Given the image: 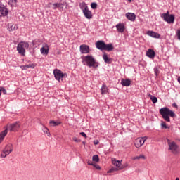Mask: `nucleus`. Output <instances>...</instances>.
<instances>
[{"instance_id":"obj_29","label":"nucleus","mask_w":180,"mask_h":180,"mask_svg":"<svg viewBox=\"0 0 180 180\" xmlns=\"http://www.w3.org/2000/svg\"><path fill=\"white\" fill-rule=\"evenodd\" d=\"M148 96L150 97V100L152 101L153 103H157V101H158V99L157 98V97L148 94Z\"/></svg>"},{"instance_id":"obj_40","label":"nucleus","mask_w":180,"mask_h":180,"mask_svg":"<svg viewBox=\"0 0 180 180\" xmlns=\"http://www.w3.org/2000/svg\"><path fill=\"white\" fill-rule=\"evenodd\" d=\"M80 136H82L83 137H84L85 139H86V137H88L86 136V134H85V132H80Z\"/></svg>"},{"instance_id":"obj_1","label":"nucleus","mask_w":180,"mask_h":180,"mask_svg":"<svg viewBox=\"0 0 180 180\" xmlns=\"http://www.w3.org/2000/svg\"><path fill=\"white\" fill-rule=\"evenodd\" d=\"M82 63L83 65H86L89 68H98L99 63L96 62V59L92 55L82 56Z\"/></svg>"},{"instance_id":"obj_18","label":"nucleus","mask_w":180,"mask_h":180,"mask_svg":"<svg viewBox=\"0 0 180 180\" xmlns=\"http://www.w3.org/2000/svg\"><path fill=\"white\" fill-rule=\"evenodd\" d=\"M131 84V80H130V79H122L121 85H122V86H130Z\"/></svg>"},{"instance_id":"obj_5","label":"nucleus","mask_w":180,"mask_h":180,"mask_svg":"<svg viewBox=\"0 0 180 180\" xmlns=\"http://www.w3.org/2000/svg\"><path fill=\"white\" fill-rule=\"evenodd\" d=\"M169 150L171 151L172 154L174 155H178L180 153V148L176 143L174 141L168 142Z\"/></svg>"},{"instance_id":"obj_28","label":"nucleus","mask_w":180,"mask_h":180,"mask_svg":"<svg viewBox=\"0 0 180 180\" xmlns=\"http://www.w3.org/2000/svg\"><path fill=\"white\" fill-rule=\"evenodd\" d=\"M65 5H67V3H65V2L59 3V6L58 7V9L60 12H63V11L64 10V6H65Z\"/></svg>"},{"instance_id":"obj_8","label":"nucleus","mask_w":180,"mask_h":180,"mask_svg":"<svg viewBox=\"0 0 180 180\" xmlns=\"http://www.w3.org/2000/svg\"><path fill=\"white\" fill-rule=\"evenodd\" d=\"M147 139V136L137 138L134 143L135 147L136 148H140V147H141L144 144V143H146Z\"/></svg>"},{"instance_id":"obj_19","label":"nucleus","mask_w":180,"mask_h":180,"mask_svg":"<svg viewBox=\"0 0 180 180\" xmlns=\"http://www.w3.org/2000/svg\"><path fill=\"white\" fill-rule=\"evenodd\" d=\"M146 34H148V36H150V37H153L154 39H160V34L154 31H148Z\"/></svg>"},{"instance_id":"obj_24","label":"nucleus","mask_w":180,"mask_h":180,"mask_svg":"<svg viewBox=\"0 0 180 180\" xmlns=\"http://www.w3.org/2000/svg\"><path fill=\"white\" fill-rule=\"evenodd\" d=\"M18 25L14 24H8L9 32H13V30H17Z\"/></svg>"},{"instance_id":"obj_39","label":"nucleus","mask_w":180,"mask_h":180,"mask_svg":"<svg viewBox=\"0 0 180 180\" xmlns=\"http://www.w3.org/2000/svg\"><path fill=\"white\" fill-rule=\"evenodd\" d=\"M161 126L162 127H163L164 129H168V127H167V124L165 122H162L161 123Z\"/></svg>"},{"instance_id":"obj_4","label":"nucleus","mask_w":180,"mask_h":180,"mask_svg":"<svg viewBox=\"0 0 180 180\" xmlns=\"http://www.w3.org/2000/svg\"><path fill=\"white\" fill-rule=\"evenodd\" d=\"M27 49H29V43L26 41L20 42L17 46V51L21 56H25V53H26Z\"/></svg>"},{"instance_id":"obj_22","label":"nucleus","mask_w":180,"mask_h":180,"mask_svg":"<svg viewBox=\"0 0 180 180\" xmlns=\"http://www.w3.org/2000/svg\"><path fill=\"white\" fill-rule=\"evenodd\" d=\"M8 134V129H6L4 131H1L0 133V143L4 141V139H5V136Z\"/></svg>"},{"instance_id":"obj_44","label":"nucleus","mask_w":180,"mask_h":180,"mask_svg":"<svg viewBox=\"0 0 180 180\" xmlns=\"http://www.w3.org/2000/svg\"><path fill=\"white\" fill-rule=\"evenodd\" d=\"M46 8H51V6H53V4L51 3H49L48 4H46Z\"/></svg>"},{"instance_id":"obj_9","label":"nucleus","mask_w":180,"mask_h":180,"mask_svg":"<svg viewBox=\"0 0 180 180\" xmlns=\"http://www.w3.org/2000/svg\"><path fill=\"white\" fill-rule=\"evenodd\" d=\"M20 128V124H19V122H15L8 126V130H10V131H18Z\"/></svg>"},{"instance_id":"obj_32","label":"nucleus","mask_w":180,"mask_h":180,"mask_svg":"<svg viewBox=\"0 0 180 180\" xmlns=\"http://www.w3.org/2000/svg\"><path fill=\"white\" fill-rule=\"evenodd\" d=\"M92 161H94V162H99V156H98L97 155H94L92 158Z\"/></svg>"},{"instance_id":"obj_3","label":"nucleus","mask_w":180,"mask_h":180,"mask_svg":"<svg viewBox=\"0 0 180 180\" xmlns=\"http://www.w3.org/2000/svg\"><path fill=\"white\" fill-rule=\"evenodd\" d=\"M13 151V144L11 143H7L4 148L1 150V153L0 155L1 158H6L8 157L11 153Z\"/></svg>"},{"instance_id":"obj_26","label":"nucleus","mask_w":180,"mask_h":180,"mask_svg":"<svg viewBox=\"0 0 180 180\" xmlns=\"http://www.w3.org/2000/svg\"><path fill=\"white\" fill-rule=\"evenodd\" d=\"M80 9L82 11V12L86 9H88V6L85 2H82L79 4Z\"/></svg>"},{"instance_id":"obj_52","label":"nucleus","mask_w":180,"mask_h":180,"mask_svg":"<svg viewBox=\"0 0 180 180\" xmlns=\"http://www.w3.org/2000/svg\"><path fill=\"white\" fill-rule=\"evenodd\" d=\"M129 2H131V0H128Z\"/></svg>"},{"instance_id":"obj_38","label":"nucleus","mask_w":180,"mask_h":180,"mask_svg":"<svg viewBox=\"0 0 180 180\" xmlns=\"http://www.w3.org/2000/svg\"><path fill=\"white\" fill-rule=\"evenodd\" d=\"M98 4H96V3H91V7L92 8V9H95L96 8H97Z\"/></svg>"},{"instance_id":"obj_54","label":"nucleus","mask_w":180,"mask_h":180,"mask_svg":"<svg viewBox=\"0 0 180 180\" xmlns=\"http://www.w3.org/2000/svg\"><path fill=\"white\" fill-rule=\"evenodd\" d=\"M83 144H85V142H83Z\"/></svg>"},{"instance_id":"obj_13","label":"nucleus","mask_w":180,"mask_h":180,"mask_svg":"<svg viewBox=\"0 0 180 180\" xmlns=\"http://www.w3.org/2000/svg\"><path fill=\"white\" fill-rule=\"evenodd\" d=\"M125 16L128 20H131V22H134L136 20V14L134 13H127Z\"/></svg>"},{"instance_id":"obj_30","label":"nucleus","mask_w":180,"mask_h":180,"mask_svg":"<svg viewBox=\"0 0 180 180\" xmlns=\"http://www.w3.org/2000/svg\"><path fill=\"white\" fill-rule=\"evenodd\" d=\"M42 131L44 133H45V134H47L48 137H50V131L49 130V129L46 127H43L42 128Z\"/></svg>"},{"instance_id":"obj_14","label":"nucleus","mask_w":180,"mask_h":180,"mask_svg":"<svg viewBox=\"0 0 180 180\" xmlns=\"http://www.w3.org/2000/svg\"><path fill=\"white\" fill-rule=\"evenodd\" d=\"M82 12L86 19H92L93 18L92 12L89 11V8L83 11Z\"/></svg>"},{"instance_id":"obj_45","label":"nucleus","mask_w":180,"mask_h":180,"mask_svg":"<svg viewBox=\"0 0 180 180\" xmlns=\"http://www.w3.org/2000/svg\"><path fill=\"white\" fill-rule=\"evenodd\" d=\"M94 144L95 146H97V144H99V141H98V140H94Z\"/></svg>"},{"instance_id":"obj_51","label":"nucleus","mask_w":180,"mask_h":180,"mask_svg":"<svg viewBox=\"0 0 180 180\" xmlns=\"http://www.w3.org/2000/svg\"><path fill=\"white\" fill-rule=\"evenodd\" d=\"M176 180H179V178H176Z\"/></svg>"},{"instance_id":"obj_53","label":"nucleus","mask_w":180,"mask_h":180,"mask_svg":"<svg viewBox=\"0 0 180 180\" xmlns=\"http://www.w3.org/2000/svg\"><path fill=\"white\" fill-rule=\"evenodd\" d=\"M1 95V90H0V96Z\"/></svg>"},{"instance_id":"obj_49","label":"nucleus","mask_w":180,"mask_h":180,"mask_svg":"<svg viewBox=\"0 0 180 180\" xmlns=\"http://www.w3.org/2000/svg\"><path fill=\"white\" fill-rule=\"evenodd\" d=\"M13 4H16L18 0H11Z\"/></svg>"},{"instance_id":"obj_47","label":"nucleus","mask_w":180,"mask_h":180,"mask_svg":"<svg viewBox=\"0 0 180 180\" xmlns=\"http://www.w3.org/2000/svg\"><path fill=\"white\" fill-rule=\"evenodd\" d=\"M155 74L156 77L158 75V68L155 69Z\"/></svg>"},{"instance_id":"obj_21","label":"nucleus","mask_w":180,"mask_h":180,"mask_svg":"<svg viewBox=\"0 0 180 180\" xmlns=\"http://www.w3.org/2000/svg\"><path fill=\"white\" fill-rule=\"evenodd\" d=\"M103 58L105 63H106L107 64H110L112 63V58H109L106 53H103Z\"/></svg>"},{"instance_id":"obj_42","label":"nucleus","mask_w":180,"mask_h":180,"mask_svg":"<svg viewBox=\"0 0 180 180\" xmlns=\"http://www.w3.org/2000/svg\"><path fill=\"white\" fill-rule=\"evenodd\" d=\"M131 160H133L134 161H136V160H140V158H139V156L133 157V158H131Z\"/></svg>"},{"instance_id":"obj_7","label":"nucleus","mask_w":180,"mask_h":180,"mask_svg":"<svg viewBox=\"0 0 180 180\" xmlns=\"http://www.w3.org/2000/svg\"><path fill=\"white\" fill-rule=\"evenodd\" d=\"M53 75H54L57 81H58L59 82H60V79H61V81H63V78H64V77H65V75H67V74L63 73V72L61 70H58V69H55L53 70Z\"/></svg>"},{"instance_id":"obj_10","label":"nucleus","mask_w":180,"mask_h":180,"mask_svg":"<svg viewBox=\"0 0 180 180\" xmlns=\"http://www.w3.org/2000/svg\"><path fill=\"white\" fill-rule=\"evenodd\" d=\"M49 45L47 44H43L42 47L40 49V51L43 56H47L49 54Z\"/></svg>"},{"instance_id":"obj_2","label":"nucleus","mask_w":180,"mask_h":180,"mask_svg":"<svg viewBox=\"0 0 180 180\" xmlns=\"http://www.w3.org/2000/svg\"><path fill=\"white\" fill-rule=\"evenodd\" d=\"M160 113L166 122H171L170 117H175V112L168 108H163L160 110Z\"/></svg>"},{"instance_id":"obj_41","label":"nucleus","mask_w":180,"mask_h":180,"mask_svg":"<svg viewBox=\"0 0 180 180\" xmlns=\"http://www.w3.org/2000/svg\"><path fill=\"white\" fill-rule=\"evenodd\" d=\"M139 160H146V156L144 155H139Z\"/></svg>"},{"instance_id":"obj_27","label":"nucleus","mask_w":180,"mask_h":180,"mask_svg":"<svg viewBox=\"0 0 180 180\" xmlns=\"http://www.w3.org/2000/svg\"><path fill=\"white\" fill-rule=\"evenodd\" d=\"M108 91H109L108 86H106V85H103L101 89V94L104 95V94H108Z\"/></svg>"},{"instance_id":"obj_43","label":"nucleus","mask_w":180,"mask_h":180,"mask_svg":"<svg viewBox=\"0 0 180 180\" xmlns=\"http://www.w3.org/2000/svg\"><path fill=\"white\" fill-rule=\"evenodd\" d=\"M176 34H177V37H178L179 40H180V29L177 30Z\"/></svg>"},{"instance_id":"obj_20","label":"nucleus","mask_w":180,"mask_h":180,"mask_svg":"<svg viewBox=\"0 0 180 180\" xmlns=\"http://www.w3.org/2000/svg\"><path fill=\"white\" fill-rule=\"evenodd\" d=\"M8 15V8L0 5V16H6Z\"/></svg>"},{"instance_id":"obj_6","label":"nucleus","mask_w":180,"mask_h":180,"mask_svg":"<svg viewBox=\"0 0 180 180\" xmlns=\"http://www.w3.org/2000/svg\"><path fill=\"white\" fill-rule=\"evenodd\" d=\"M162 19L165 20V22H167V23H174V21L175 20V16L174 15H169V11H167L165 13H162L161 15Z\"/></svg>"},{"instance_id":"obj_35","label":"nucleus","mask_w":180,"mask_h":180,"mask_svg":"<svg viewBox=\"0 0 180 180\" xmlns=\"http://www.w3.org/2000/svg\"><path fill=\"white\" fill-rule=\"evenodd\" d=\"M93 167H94V168H96V169H98V171H101V166H99L96 163L93 164Z\"/></svg>"},{"instance_id":"obj_48","label":"nucleus","mask_w":180,"mask_h":180,"mask_svg":"<svg viewBox=\"0 0 180 180\" xmlns=\"http://www.w3.org/2000/svg\"><path fill=\"white\" fill-rule=\"evenodd\" d=\"M172 106H173V108H178V105H177L176 103H174L172 104Z\"/></svg>"},{"instance_id":"obj_23","label":"nucleus","mask_w":180,"mask_h":180,"mask_svg":"<svg viewBox=\"0 0 180 180\" xmlns=\"http://www.w3.org/2000/svg\"><path fill=\"white\" fill-rule=\"evenodd\" d=\"M34 64L30 63L29 65H21L20 68L22 70H27L29 68H34Z\"/></svg>"},{"instance_id":"obj_33","label":"nucleus","mask_w":180,"mask_h":180,"mask_svg":"<svg viewBox=\"0 0 180 180\" xmlns=\"http://www.w3.org/2000/svg\"><path fill=\"white\" fill-rule=\"evenodd\" d=\"M120 169L117 167H112L108 172V174H112V172H115V171H119Z\"/></svg>"},{"instance_id":"obj_36","label":"nucleus","mask_w":180,"mask_h":180,"mask_svg":"<svg viewBox=\"0 0 180 180\" xmlns=\"http://www.w3.org/2000/svg\"><path fill=\"white\" fill-rule=\"evenodd\" d=\"M1 94H4V95H6V90L4 87L0 88Z\"/></svg>"},{"instance_id":"obj_34","label":"nucleus","mask_w":180,"mask_h":180,"mask_svg":"<svg viewBox=\"0 0 180 180\" xmlns=\"http://www.w3.org/2000/svg\"><path fill=\"white\" fill-rule=\"evenodd\" d=\"M59 3H55L52 4L53 9H58Z\"/></svg>"},{"instance_id":"obj_11","label":"nucleus","mask_w":180,"mask_h":180,"mask_svg":"<svg viewBox=\"0 0 180 180\" xmlns=\"http://www.w3.org/2000/svg\"><path fill=\"white\" fill-rule=\"evenodd\" d=\"M80 53H82V54H88L89 53V46L85 44L81 45Z\"/></svg>"},{"instance_id":"obj_12","label":"nucleus","mask_w":180,"mask_h":180,"mask_svg":"<svg viewBox=\"0 0 180 180\" xmlns=\"http://www.w3.org/2000/svg\"><path fill=\"white\" fill-rule=\"evenodd\" d=\"M105 44L103 41H98L96 43V47L98 50H101V51L105 50Z\"/></svg>"},{"instance_id":"obj_17","label":"nucleus","mask_w":180,"mask_h":180,"mask_svg":"<svg viewBox=\"0 0 180 180\" xmlns=\"http://www.w3.org/2000/svg\"><path fill=\"white\" fill-rule=\"evenodd\" d=\"M146 56L149 58L154 60V57H155V52L154 51V50L149 49L146 52Z\"/></svg>"},{"instance_id":"obj_31","label":"nucleus","mask_w":180,"mask_h":180,"mask_svg":"<svg viewBox=\"0 0 180 180\" xmlns=\"http://www.w3.org/2000/svg\"><path fill=\"white\" fill-rule=\"evenodd\" d=\"M50 124H52L53 127L60 126V124H61V122L50 121Z\"/></svg>"},{"instance_id":"obj_16","label":"nucleus","mask_w":180,"mask_h":180,"mask_svg":"<svg viewBox=\"0 0 180 180\" xmlns=\"http://www.w3.org/2000/svg\"><path fill=\"white\" fill-rule=\"evenodd\" d=\"M112 164L118 169H123L124 168V167L122 166V162L120 160H115V159H114L112 160Z\"/></svg>"},{"instance_id":"obj_15","label":"nucleus","mask_w":180,"mask_h":180,"mask_svg":"<svg viewBox=\"0 0 180 180\" xmlns=\"http://www.w3.org/2000/svg\"><path fill=\"white\" fill-rule=\"evenodd\" d=\"M115 27L120 33H123L126 29L124 23H118L116 25Z\"/></svg>"},{"instance_id":"obj_37","label":"nucleus","mask_w":180,"mask_h":180,"mask_svg":"<svg viewBox=\"0 0 180 180\" xmlns=\"http://www.w3.org/2000/svg\"><path fill=\"white\" fill-rule=\"evenodd\" d=\"M72 140H73V141H75V143H81V139H79L78 138H77V137H73L72 138Z\"/></svg>"},{"instance_id":"obj_46","label":"nucleus","mask_w":180,"mask_h":180,"mask_svg":"<svg viewBox=\"0 0 180 180\" xmlns=\"http://www.w3.org/2000/svg\"><path fill=\"white\" fill-rule=\"evenodd\" d=\"M87 164H88V165H92V166H93L95 163H94V162H91V161L89 160V161L87 162Z\"/></svg>"},{"instance_id":"obj_50","label":"nucleus","mask_w":180,"mask_h":180,"mask_svg":"<svg viewBox=\"0 0 180 180\" xmlns=\"http://www.w3.org/2000/svg\"><path fill=\"white\" fill-rule=\"evenodd\" d=\"M128 165H129L127 163H126L124 165H121V167H124V168H126V167H128Z\"/></svg>"},{"instance_id":"obj_25","label":"nucleus","mask_w":180,"mask_h":180,"mask_svg":"<svg viewBox=\"0 0 180 180\" xmlns=\"http://www.w3.org/2000/svg\"><path fill=\"white\" fill-rule=\"evenodd\" d=\"M113 49H115L113 47V44H105V46L104 48V50H106L107 51H112V50H113Z\"/></svg>"}]
</instances>
